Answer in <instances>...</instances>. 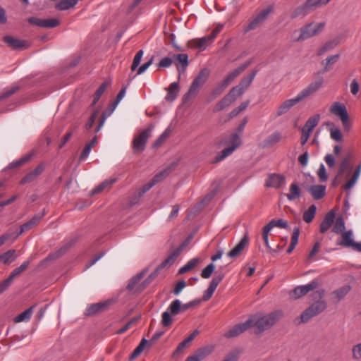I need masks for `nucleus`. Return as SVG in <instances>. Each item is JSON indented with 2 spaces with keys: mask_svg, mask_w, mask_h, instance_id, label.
Returning <instances> with one entry per match:
<instances>
[{
  "mask_svg": "<svg viewBox=\"0 0 361 361\" xmlns=\"http://www.w3.org/2000/svg\"><path fill=\"white\" fill-rule=\"evenodd\" d=\"M281 310H276L267 314L257 313L251 315L249 318H253V326H255V333L262 334L264 331L271 328L283 317Z\"/></svg>",
  "mask_w": 361,
  "mask_h": 361,
  "instance_id": "f257e3e1",
  "label": "nucleus"
},
{
  "mask_svg": "<svg viewBox=\"0 0 361 361\" xmlns=\"http://www.w3.org/2000/svg\"><path fill=\"white\" fill-rule=\"evenodd\" d=\"M325 25L324 22L309 23L300 29L299 36L293 40L295 42L305 41L322 32Z\"/></svg>",
  "mask_w": 361,
  "mask_h": 361,
  "instance_id": "f03ea898",
  "label": "nucleus"
},
{
  "mask_svg": "<svg viewBox=\"0 0 361 361\" xmlns=\"http://www.w3.org/2000/svg\"><path fill=\"white\" fill-rule=\"evenodd\" d=\"M326 308V303L323 300H319L307 308L300 316L301 322H307L312 317L324 312Z\"/></svg>",
  "mask_w": 361,
  "mask_h": 361,
  "instance_id": "7ed1b4c3",
  "label": "nucleus"
},
{
  "mask_svg": "<svg viewBox=\"0 0 361 361\" xmlns=\"http://www.w3.org/2000/svg\"><path fill=\"white\" fill-rule=\"evenodd\" d=\"M228 143L230 145V146L224 149L219 154L216 156V162L224 160L241 145L242 142L240 135L236 133H232Z\"/></svg>",
  "mask_w": 361,
  "mask_h": 361,
  "instance_id": "20e7f679",
  "label": "nucleus"
},
{
  "mask_svg": "<svg viewBox=\"0 0 361 361\" xmlns=\"http://www.w3.org/2000/svg\"><path fill=\"white\" fill-rule=\"evenodd\" d=\"M252 326H253V318H248L245 322L233 326L228 331H226L224 336L226 338H235Z\"/></svg>",
  "mask_w": 361,
  "mask_h": 361,
  "instance_id": "39448f33",
  "label": "nucleus"
},
{
  "mask_svg": "<svg viewBox=\"0 0 361 361\" xmlns=\"http://www.w3.org/2000/svg\"><path fill=\"white\" fill-rule=\"evenodd\" d=\"M273 7L271 6H268L267 8L261 11L247 25L245 28V32H247L252 30H255L259 26L272 12Z\"/></svg>",
  "mask_w": 361,
  "mask_h": 361,
  "instance_id": "423d86ee",
  "label": "nucleus"
},
{
  "mask_svg": "<svg viewBox=\"0 0 361 361\" xmlns=\"http://www.w3.org/2000/svg\"><path fill=\"white\" fill-rule=\"evenodd\" d=\"M154 129V126H151L149 128L145 129L140 133V134L135 137L133 142V147L135 151H143L147 140L151 135V133Z\"/></svg>",
  "mask_w": 361,
  "mask_h": 361,
  "instance_id": "0eeeda50",
  "label": "nucleus"
},
{
  "mask_svg": "<svg viewBox=\"0 0 361 361\" xmlns=\"http://www.w3.org/2000/svg\"><path fill=\"white\" fill-rule=\"evenodd\" d=\"M319 286V283L317 281L313 280L310 281L309 283L302 286H298L295 287L293 291L290 293V296L291 298L294 300L299 299L300 298L305 295L309 292L314 290Z\"/></svg>",
  "mask_w": 361,
  "mask_h": 361,
  "instance_id": "6e6552de",
  "label": "nucleus"
},
{
  "mask_svg": "<svg viewBox=\"0 0 361 361\" xmlns=\"http://www.w3.org/2000/svg\"><path fill=\"white\" fill-rule=\"evenodd\" d=\"M338 245L344 247H350L354 251L361 252V243L354 241L353 234L351 230L343 232L342 240L338 243Z\"/></svg>",
  "mask_w": 361,
  "mask_h": 361,
  "instance_id": "1a4fd4ad",
  "label": "nucleus"
},
{
  "mask_svg": "<svg viewBox=\"0 0 361 361\" xmlns=\"http://www.w3.org/2000/svg\"><path fill=\"white\" fill-rule=\"evenodd\" d=\"M330 111L335 116L340 117L343 125L345 128H349V116L346 107L344 104L339 102H334L330 108Z\"/></svg>",
  "mask_w": 361,
  "mask_h": 361,
  "instance_id": "9d476101",
  "label": "nucleus"
},
{
  "mask_svg": "<svg viewBox=\"0 0 361 361\" xmlns=\"http://www.w3.org/2000/svg\"><path fill=\"white\" fill-rule=\"evenodd\" d=\"M323 84L324 78L319 76L317 78V80L312 81L311 83L309 84V85H307L305 88L301 90L298 94V95L301 100H303L305 98L308 97L310 95L312 94L313 93L319 90L322 87Z\"/></svg>",
  "mask_w": 361,
  "mask_h": 361,
  "instance_id": "9b49d317",
  "label": "nucleus"
},
{
  "mask_svg": "<svg viewBox=\"0 0 361 361\" xmlns=\"http://www.w3.org/2000/svg\"><path fill=\"white\" fill-rule=\"evenodd\" d=\"M323 84L324 78L319 76L317 78V80L312 81L311 83L309 84V85H307L305 88L301 90L298 94V95L301 100H303L305 98L308 97L310 95L312 94L313 93L319 90L322 87Z\"/></svg>",
  "mask_w": 361,
  "mask_h": 361,
  "instance_id": "f8f14e48",
  "label": "nucleus"
},
{
  "mask_svg": "<svg viewBox=\"0 0 361 361\" xmlns=\"http://www.w3.org/2000/svg\"><path fill=\"white\" fill-rule=\"evenodd\" d=\"M257 73V70H255L250 75L243 78L238 85L233 87L231 89L233 92H234L238 97L242 95L244 92L250 87Z\"/></svg>",
  "mask_w": 361,
  "mask_h": 361,
  "instance_id": "ddd939ff",
  "label": "nucleus"
},
{
  "mask_svg": "<svg viewBox=\"0 0 361 361\" xmlns=\"http://www.w3.org/2000/svg\"><path fill=\"white\" fill-rule=\"evenodd\" d=\"M286 177L282 174L271 173L266 180L265 185L268 188L279 189L286 185Z\"/></svg>",
  "mask_w": 361,
  "mask_h": 361,
  "instance_id": "4468645a",
  "label": "nucleus"
},
{
  "mask_svg": "<svg viewBox=\"0 0 361 361\" xmlns=\"http://www.w3.org/2000/svg\"><path fill=\"white\" fill-rule=\"evenodd\" d=\"M188 240H185L176 250L172 252L169 256L161 263V264L158 267V269L171 266L175 262L176 259L179 256L184 247L187 245Z\"/></svg>",
  "mask_w": 361,
  "mask_h": 361,
  "instance_id": "2eb2a0df",
  "label": "nucleus"
},
{
  "mask_svg": "<svg viewBox=\"0 0 361 361\" xmlns=\"http://www.w3.org/2000/svg\"><path fill=\"white\" fill-rule=\"evenodd\" d=\"M45 215V212H39L37 214H35L30 221L27 222L23 224L21 226L20 230H17L15 232L14 239H16L19 235L23 234L24 232L27 231L30 228H31L32 226L36 225L39 222V221L44 217Z\"/></svg>",
  "mask_w": 361,
  "mask_h": 361,
  "instance_id": "dca6fc26",
  "label": "nucleus"
},
{
  "mask_svg": "<svg viewBox=\"0 0 361 361\" xmlns=\"http://www.w3.org/2000/svg\"><path fill=\"white\" fill-rule=\"evenodd\" d=\"M283 139L282 134L276 130L267 136L264 140L259 143V147L262 148H269L274 146Z\"/></svg>",
  "mask_w": 361,
  "mask_h": 361,
  "instance_id": "f3484780",
  "label": "nucleus"
},
{
  "mask_svg": "<svg viewBox=\"0 0 361 361\" xmlns=\"http://www.w3.org/2000/svg\"><path fill=\"white\" fill-rule=\"evenodd\" d=\"M238 96L233 92L232 90L229 91V92L224 96L214 106V111H220L224 109L226 107L230 106L238 97Z\"/></svg>",
  "mask_w": 361,
  "mask_h": 361,
  "instance_id": "a211bd4d",
  "label": "nucleus"
},
{
  "mask_svg": "<svg viewBox=\"0 0 361 361\" xmlns=\"http://www.w3.org/2000/svg\"><path fill=\"white\" fill-rule=\"evenodd\" d=\"M300 101V98L297 94L295 97L289 99L283 102L277 109L276 116H280L287 113L293 106L296 105Z\"/></svg>",
  "mask_w": 361,
  "mask_h": 361,
  "instance_id": "6ab92c4d",
  "label": "nucleus"
},
{
  "mask_svg": "<svg viewBox=\"0 0 361 361\" xmlns=\"http://www.w3.org/2000/svg\"><path fill=\"white\" fill-rule=\"evenodd\" d=\"M226 273L223 270V267H220L218 269V270L215 272V274L212 278V281H210L209 287L207 288V290L213 295L217 286L224 279Z\"/></svg>",
  "mask_w": 361,
  "mask_h": 361,
  "instance_id": "aec40b11",
  "label": "nucleus"
},
{
  "mask_svg": "<svg viewBox=\"0 0 361 361\" xmlns=\"http://www.w3.org/2000/svg\"><path fill=\"white\" fill-rule=\"evenodd\" d=\"M173 62H174L178 68V71L180 73H180L184 72L188 66V56L186 54H173Z\"/></svg>",
  "mask_w": 361,
  "mask_h": 361,
  "instance_id": "412c9836",
  "label": "nucleus"
},
{
  "mask_svg": "<svg viewBox=\"0 0 361 361\" xmlns=\"http://www.w3.org/2000/svg\"><path fill=\"white\" fill-rule=\"evenodd\" d=\"M248 235L247 233H245L240 242L229 252H228V257L230 258H234L238 256L245 247L248 244Z\"/></svg>",
  "mask_w": 361,
  "mask_h": 361,
  "instance_id": "4be33fe9",
  "label": "nucleus"
},
{
  "mask_svg": "<svg viewBox=\"0 0 361 361\" xmlns=\"http://www.w3.org/2000/svg\"><path fill=\"white\" fill-rule=\"evenodd\" d=\"M307 190L310 193L314 200H319L326 194V186L316 185L308 186Z\"/></svg>",
  "mask_w": 361,
  "mask_h": 361,
  "instance_id": "5701e85b",
  "label": "nucleus"
},
{
  "mask_svg": "<svg viewBox=\"0 0 361 361\" xmlns=\"http://www.w3.org/2000/svg\"><path fill=\"white\" fill-rule=\"evenodd\" d=\"M336 219V212L334 210H331L328 212L322 223L320 224V231L324 233L331 226Z\"/></svg>",
  "mask_w": 361,
  "mask_h": 361,
  "instance_id": "b1692460",
  "label": "nucleus"
},
{
  "mask_svg": "<svg viewBox=\"0 0 361 361\" xmlns=\"http://www.w3.org/2000/svg\"><path fill=\"white\" fill-rule=\"evenodd\" d=\"M326 126L329 130L330 137L333 140L336 142H341L343 140V135L341 130L338 128L335 127L333 122H326Z\"/></svg>",
  "mask_w": 361,
  "mask_h": 361,
  "instance_id": "393cba45",
  "label": "nucleus"
},
{
  "mask_svg": "<svg viewBox=\"0 0 361 361\" xmlns=\"http://www.w3.org/2000/svg\"><path fill=\"white\" fill-rule=\"evenodd\" d=\"M118 180L117 178H111L104 180L98 186H97L94 190L91 191V195H95L102 192L104 190H109L111 188V185L115 183Z\"/></svg>",
  "mask_w": 361,
  "mask_h": 361,
  "instance_id": "a878e982",
  "label": "nucleus"
},
{
  "mask_svg": "<svg viewBox=\"0 0 361 361\" xmlns=\"http://www.w3.org/2000/svg\"><path fill=\"white\" fill-rule=\"evenodd\" d=\"M167 94L165 97V100L167 102H173L178 95L179 85L177 82H172L168 90Z\"/></svg>",
  "mask_w": 361,
  "mask_h": 361,
  "instance_id": "bb28decb",
  "label": "nucleus"
},
{
  "mask_svg": "<svg viewBox=\"0 0 361 361\" xmlns=\"http://www.w3.org/2000/svg\"><path fill=\"white\" fill-rule=\"evenodd\" d=\"M314 10L312 6L307 5V0L301 6L297 7L291 13V18H295L299 16H304L309 11Z\"/></svg>",
  "mask_w": 361,
  "mask_h": 361,
  "instance_id": "cd10ccee",
  "label": "nucleus"
},
{
  "mask_svg": "<svg viewBox=\"0 0 361 361\" xmlns=\"http://www.w3.org/2000/svg\"><path fill=\"white\" fill-rule=\"evenodd\" d=\"M290 192L288 194H286L287 199L289 201L295 200V199H299L301 197V192L300 187L295 183H293L290 185Z\"/></svg>",
  "mask_w": 361,
  "mask_h": 361,
  "instance_id": "c85d7f7f",
  "label": "nucleus"
},
{
  "mask_svg": "<svg viewBox=\"0 0 361 361\" xmlns=\"http://www.w3.org/2000/svg\"><path fill=\"white\" fill-rule=\"evenodd\" d=\"M4 42L14 49H21L25 46V42L23 40H20L11 36H6L4 37Z\"/></svg>",
  "mask_w": 361,
  "mask_h": 361,
  "instance_id": "c756f323",
  "label": "nucleus"
},
{
  "mask_svg": "<svg viewBox=\"0 0 361 361\" xmlns=\"http://www.w3.org/2000/svg\"><path fill=\"white\" fill-rule=\"evenodd\" d=\"M107 306V304L105 302H99L96 304H92L90 307H88L85 311V314L90 316L98 314L103 311Z\"/></svg>",
  "mask_w": 361,
  "mask_h": 361,
  "instance_id": "7c9ffc66",
  "label": "nucleus"
},
{
  "mask_svg": "<svg viewBox=\"0 0 361 361\" xmlns=\"http://www.w3.org/2000/svg\"><path fill=\"white\" fill-rule=\"evenodd\" d=\"M43 171L42 166H38L34 170L27 173L21 180V183L24 184L35 180Z\"/></svg>",
  "mask_w": 361,
  "mask_h": 361,
  "instance_id": "2f4dec72",
  "label": "nucleus"
},
{
  "mask_svg": "<svg viewBox=\"0 0 361 361\" xmlns=\"http://www.w3.org/2000/svg\"><path fill=\"white\" fill-rule=\"evenodd\" d=\"M77 0H61L55 6L58 11H66L73 8L77 4Z\"/></svg>",
  "mask_w": 361,
  "mask_h": 361,
  "instance_id": "473e14b6",
  "label": "nucleus"
},
{
  "mask_svg": "<svg viewBox=\"0 0 361 361\" xmlns=\"http://www.w3.org/2000/svg\"><path fill=\"white\" fill-rule=\"evenodd\" d=\"M35 255H32L30 257V260H27V261H25L24 262H23L21 264L20 266H19L18 267L16 268L12 272L11 274H10V276H8L9 279H11V281H13V279L17 276L18 275H19L20 273H22L23 271H24L29 266L30 263V261L33 259V258L35 257Z\"/></svg>",
  "mask_w": 361,
  "mask_h": 361,
  "instance_id": "72a5a7b5",
  "label": "nucleus"
},
{
  "mask_svg": "<svg viewBox=\"0 0 361 361\" xmlns=\"http://www.w3.org/2000/svg\"><path fill=\"white\" fill-rule=\"evenodd\" d=\"M361 173V163L357 166L351 179L343 185L345 190H350L357 181Z\"/></svg>",
  "mask_w": 361,
  "mask_h": 361,
  "instance_id": "f704fd0d",
  "label": "nucleus"
},
{
  "mask_svg": "<svg viewBox=\"0 0 361 361\" xmlns=\"http://www.w3.org/2000/svg\"><path fill=\"white\" fill-rule=\"evenodd\" d=\"M320 115L319 114H314V116L309 118V119L307 121L305 125L302 128L303 129L307 130L308 132H311L313 130V129L317 126L318 124L319 120H320Z\"/></svg>",
  "mask_w": 361,
  "mask_h": 361,
  "instance_id": "c9c22d12",
  "label": "nucleus"
},
{
  "mask_svg": "<svg viewBox=\"0 0 361 361\" xmlns=\"http://www.w3.org/2000/svg\"><path fill=\"white\" fill-rule=\"evenodd\" d=\"M351 288L349 285H345L341 288H339L332 293V295L336 299V302H338L349 293Z\"/></svg>",
  "mask_w": 361,
  "mask_h": 361,
  "instance_id": "e433bc0d",
  "label": "nucleus"
},
{
  "mask_svg": "<svg viewBox=\"0 0 361 361\" xmlns=\"http://www.w3.org/2000/svg\"><path fill=\"white\" fill-rule=\"evenodd\" d=\"M74 243V240H71L61 247L59 250H57L55 253H52L49 255L47 259L51 260L56 259L63 255Z\"/></svg>",
  "mask_w": 361,
  "mask_h": 361,
  "instance_id": "4c0bfd02",
  "label": "nucleus"
},
{
  "mask_svg": "<svg viewBox=\"0 0 361 361\" xmlns=\"http://www.w3.org/2000/svg\"><path fill=\"white\" fill-rule=\"evenodd\" d=\"M266 226L271 230H272L274 227H278V228H285V229L289 228L288 221L286 220H284L282 219H272Z\"/></svg>",
  "mask_w": 361,
  "mask_h": 361,
  "instance_id": "58836bf2",
  "label": "nucleus"
},
{
  "mask_svg": "<svg viewBox=\"0 0 361 361\" xmlns=\"http://www.w3.org/2000/svg\"><path fill=\"white\" fill-rule=\"evenodd\" d=\"M250 65V62H246L235 70H233L232 72H231L227 76L226 79L228 81L231 82L238 75H239L243 71L245 70V68Z\"/></svg>",
  "mask_w": 361,
  "mask_h": 361,
  "instance_id": "ea45409f",
  "label": "nucleus"
},
{
  "mask_svg": "<svg viewBox=\"0 0 361 361\" xmlns=\"http://www.w3.org/2000/svg\"><path fill=\"white\" fill-rule=\"evenodd\" d=\"M166 310L173 315L178 314L183 312L181 301L178 299L172 301Z\"/></svg>",
  "mask_w": 361,
  "mask_h": 361,
  "instance_id": "a19ab883",
  "label": "nucleus"
},
{
  "mask_svg": "<svg viewBox=\"0 0 361 361\" xmlns=\"http://www.w3.org/2000/svg\"><path fill=\"white\" fill-rule=\"evenodd\" d=\"M299 235H300V228L298 227H295L293 229V231L292 236H291L290 245H289V247L287 250L288 253H289V254L293 252V250L295 249V246L297 245V244L298 243Z\"/></svg>",
  "mask_w": 361,
  "mask_h": 361,
  "instance_id": "79ce46f5",
  "label": "nucleus"
},
{
  "mask_svg": "<svg viewBox=\"0 0 361 361\" xmlns=\"http://www.w3.org/2000/svg\"><path fill=\"white\" fill-rule=\"evenodd\" d=\"M334 224L332 228V231L335 233H343L345 232L344 230L345 228V221L342 216H338L334 220Z\"/></svg>",
  "mask_w": 361,
  "mask_h": 361,
  "instance_id": "37998d69",
  "label": "nucleus"
},
{
  "mask_svg": "<svg viewBox=\"0 0 361 361\" xmlns=\"http://www.w3.org/2000/svg\"><path fill=\"white\" fill-rule=\"evenodd\" d=\"M33 308L34 307H30V308H27V310L19 314L17 317H16L15 322H28L31 318L33 312Z\"/></svg>",
  "mask_w": 361,
  "mask_h": 361,
  "instance_id": "c03bdc74",
  "label": "nucleus"
},
{
  "mask_svg": "<svg viewBox=\"0 0 361 361\" xmlns=\"http://www.w3.org/2000/svg\"><path fill=\"white\" fill-rule=\"evenodd\" d=\"M148 343V341L143 338L140 344L136 347V348L133 350L132 354L130 356V360H133L135 359L137 357H138L144 350L146 344Z\"/></svg>",
  "mask_w": 361,
  "mask_h": 361,
  "instance_id": "a18cd8bd",
  "label": "nucleus"
},
{
  "mask_svg": "<svg viewBox=\"0 0 361 361\" xmlns=\"http://www.w3.org/2000/svg\"><path fill=\"white\" fill-rule=\"evenodd\" d=\"M316 210H317L316 206L314 204H312L307 209V210H306L304 212L303 216H302L303 220L306 223H310L313 220V219L315 216Z\"/></svg>",
  "mask_w": 361,
  "mask_h": 361,
  "instance_id": "49530a36",
  "label": "nucleus"
},
{
  "mask_svg": "<svg viewBox=\"0 0 361 361\" xmlns=\"http://www.w3.org/2000/svg\"><path fill=\"white\" fill-rule=\"evenodd\" d=\"M213 349L209 347H204L198 349L193 355L198 361H201L204 359L207 355L212 353Z\"/></svg>",
  "mask_w": 361,
  "mask_h": 361,
  "instance_id": "de8ad7c7",
  "label": "nucleus"
},
{
  "mask_svg": "<svg viewBox=\"0 0 361 361\" xmlns=\"http://www.w3.org/2000/svg\"><path fill=\"white\" fill-rule=\"evenodd\" d=\"M16 251L14 250H10L2 255H0V262L4 264H7L10 262H13L16 259L15 255Z\"/></svg>",
  "mask_w": 361,
  "mask_h": 361,
  "instance_id": "09e8293b",
  "label": "nucleus"
},
{
  "mask_svg": "<svg viewBox=\"0 0 361 361\" xmlns=\"http://www.w3.org/2000/svg\"><path fill=\"white\" fill-rule=\"evenodd\" d=\"M171 170L172 167L164 169V170L156 174L152 179L151 182L154 184V185H155L157 183L162 180L164 178L168 176Z\"/></svg>",
  "mask_w": 361,
  "mask_h": 361,
  "instance_id": "8fccbe9b",
  "label": "nucleus"
},
{
  "mask_svg": "<svg viewBox=\"0 0 361 361\" xmlns=\"http://www.w3.org/2000/svg\"><path fill=\"white\" fill-rule=\"evenodd\" d=\"M199 259L198 258H193L188 261L183 267H182L179 271V274H184L192 269H193L198 263Z\"/></svg>",
  "mask_w": 361,
  "mask_h": 361,
  "instance_id": "3c124183",
  "label": "nucleus"
},
{
  "mask_svg": "<svg viewBox=\"0 0 361 361\" xmlns=\"http://www.w3.org/2000/svg\"><path fill=\"white\" fill-rule=\"evenodd\" d=\"M350 158L349 157H345L343 158V159L341 161L339 165L338 169V175H342L345 171L348 170L349 171H351L352 166L350 165L349 163Z\"/></svg>",
  "mask_w": 361,
  "mask_h": 361,
  "instance_id": "603ef678",
  "label": "nucleus"
},
{
  "mask_svg": "<svg viewBox=\"0 0 361 361\" xmlns=\"http://www.w3.org/2000/svg\"><path fill=\"white\" fill-rule=\"evenodd\" d=\"M143 275H144V272H140V273L137 274V275H135V276H133L130 280V281L127 286V288L130 290H133L136 288V286L139 283L140 280L142 279Z\"/></svg>",
  "mask_w": 361,
  "mask_h": 361,
  "instance_id": "864d4df0",
  "label": "nucleus"
},
{
  "mask_svg": "<svg viewBox=\"0 0 361 361\" xmlns=\"http://www.w3.org/2000/svg\"><path fill=\"white\" fill-rule=\"evenodd\" d=\"M209 71L207 69L202 70L197 76L195 78L194 81L202 86L207 80V78L209 75Z\"/></svg>",
  "mask_w": 361,
  "mask_h": 361,
  "instance_id": "5fc2aeb1",
  "label": "nucleus"
},
{
  "mask_svg": "<svg viewBox=\"0 0 361 361\" xmlns=\"http://www.w3.org/2000/svg\"><path fill=\"white\" fill-rule=\"evenodd\" d=\"M201 86L197 84L194 80L192 81L188 92L184 95L185 100L191 99L198 91Z\"/></svg>",
  "mask_w": 361,
  "mask_h": 361,
  "instance_id": "6e6d98bb",
  "label": "nucleus"
},
{
  "mask_svg": "<svg viewBox=\"0 0 361 361\" xmlns=\"http://www.w3.org/2000/svg\"><path fill=\"white\" fill-rule=\"evenodd\" d=\"M59 25V20L55 18L42 19V27L52 28Z\"/></svg>",
  "mask_w": 361,
  "mask_h": 361,
  "instance_id": "4d7b16f0",
  "label": "nucleus"
},
{
  "mask_svg": "<svg viewBox=\"0 0 361 361\" xmlns=\"http://www.w3.org/2000/svg\"><path fill=\"white\" fill-rule=\"evenodd\" d=\"M171 313L167 310L161 314V324L164 326H169L172 324Z\"/></svg>",
  "mask_w": 361,
  "mask_h": 361,
  "instance_id": "13d9d810",
  "label": "nucleus"
},
{
  "mask_svg": "<svg viewBox=\"0 0 361 361\" xmlns=\"http://www.w3.org/2000/svg\"><path fill=\"white\" fill-rule=\"evenodd\" d=\"M214 269L215 265L214 264V263L209 264L206 267H204L202 269L201 276L203 279H209L211 276L213 271H214Z\"/></svg>",
  "mask_w": 361,
  "mask_h": 361,
  "instance_id": "bf43d9fd",
  "label": "nucleus"
},
{
  "mask_svg": "<svg viewBox=\"0 0 361 361\" xmlns=\"http://www.w3.org/2000/svg\"><path fill=\"white\" fill-rule=\"evenodd\" d=\"M143 54H144L143 50H139L136 53V54H135V57L133 59V63L131 65V70L133 71L136 70L137 68L138 67V66L140 63V61L142 60V58L143 56Z\"/></svg>",
  "mask_w": 361,
  "mask_h": 361,
  "instance_id": "052dcab7",
  "label": "nucleus"
},
{
  "mask_svg": "<svg viewBox=\"0 0 361 361\" xmlns=\"http://www.w3.org/2000/svg\"><path fill=\"white\" fill-rule=\"evenodd\" d=\"M32 156V154H26L25 156L22 157L21 159H18L17 161L11 162L9 164L8 167L10 169H12V168H15V167H18L19 166H21L22 164H23L26 163L27 161H28Z\"/></svg>",
  "mask_w": 361,
  "mask_h": 361,
  "instance_id": "680f3d73",
  "label": "nucleus"
},
{
  "mask_svg": "<svg viewBox=\"0 0 361 361\" xmlns=\"http://www.w3.org/2000/svg\"><path fill=\"white\" fill-rule=\"evenodd\" d=\"M339 57V54H335L329 56L326 59V62H323V64L324 65V69L322 73L327 71L329 70V66L334 64L338 61Z\"/></svg>",
  "mask_w": 361,
  "mask_h": 361,
  "instance_id": "e2e57ef3",
  "label": "nucleus"
},
{
  "mask_svg": "<svg viewBox=\"0 0 361 361\" xmlns=\"http://www.w3.org/2000/svg\"><path fill=\"white\" fill-rule=\"evenodd\" d=\"M106 87H107L106 82H104L99 86V87L97 89V90L96 91V92L94 94V99L92 102V105H94L99 101L100 97L105 91Z\"/></svg>",
  "mask_w": 361,
  "mask_h": 361,
  "instance_id": "0e129e2a",
  "label": "nucleus"
},
{
  "mask_svg": "<svg viewBox=\"0 0 361 361\" xmlns=\"http://www.w3.org/2000/svg\"><path fill=\"white\" fill-rule=\"evenodd\" d=\"M212 39L209 38L208 35L204 36L198 39V42L197 44V47L200 49H205L207 44L212 42Z\"/></svg>",
  "mask_w": 361,
  "mask_h": 361,
  "instance_id": "69168bd1",
  "label": "nucleus"
},
{
  "mask_svg": "<svg viewBox=\"0 0 361 361\" xmlns=\"http://www.w3.org/2000/svg\"><path fill=\"white\" fill-rule=\"evenodd\" d=\"M317 175L322 182H326L327 180L328 176L324 164H321L319 165V168L317 171Z\"/></svg>",
  "mask_w": 361,
  "mask_h": 361,
  "instance_id": "338daca9",
  "label": "nucleus"
},
{
  "mask_svg": "<svg viewBox=\"0 0 361 361\" xmlns=\"http://www.w3.org/2000/svg\"><path fill=\"white\" fill-rule=\"evenodd\" d=\"M353 358L356 360L361 359V343L355 345L352 348Z\"/></svg>",
  "mask_w": 361,
  "mask_h": 361,
  "instance_id": "774afa93",
  "label": "nucleus"
}]
</instances>
